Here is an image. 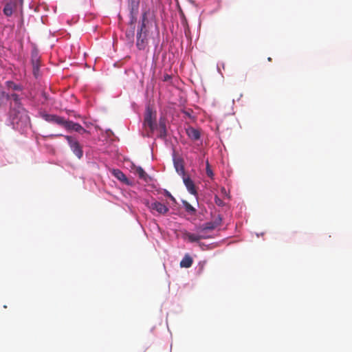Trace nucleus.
<instances>
[{
	"label": "nucleus",
	"instance_id": "c756f323",
	"mask_svg": "<svg viewBox=\"0 0 352 352\" xmlns=\"http://www.w3.org/2000/svg\"><path fill=\"white\" fill-rule=\"evenodd\" d=\"M23 1V0H19V3L21 4V6H22Z\"/></svg>",
	"mask_w": 352,
	"mask_h": 352
},
{
	"label": "nucleus",
	"instance_id": "9b49d317",
	"mask_svg": "<svg viewBox=\"0 0 352 352\" xmlns=\"http://www.w3.org/2000/svg\"><path fill=\"white\" fill-rule=\"evenodd\" d=\"M10 96V110L13 108H19L21 106V98L16 94H11Z\"/></svg>",
	"mask_w": 352,
	"mask_h": 352
},
{
	"label": "nucleus",
	"instance_id": "423d86ee",
	"mask_svg": "<svg viewBox=\"0 0 352 352\" xmlns=\"http://www.w3.org/2000/svg\"><path fill=\"white\" fill-rule=\"evenodd\" d=\"M140 1V0H129V6L131 12L130 25H133V29L135 28L134 23L136 21V15L138 13Z\"/></svg>",
	"mask_w": 352,
	"mask_h": 352
},
{
	"label": "nucleus",
	"instance_id": "412c9836",
	"mask_svg": "<svg viewBox=\"0 0 352 352\" xmlns=\"http://www.w3.org/2000/svg\"><path fill=\"white\" fill-rule=\"evenodd\" d=\"M214 225L215 224L212 221L206 223L205 224H204L202 226V227L201 228V233L204 234V232L206 230H214L217 228V226Z\"/></svg>",
	"mask_w": 352,
	"mask_h": 352
},
{
	"label": "nucleus",
	"instance_id": "dca6fc26",
	"mask_svg": "<svg viewBox=\"0 0 352 352\" xmlns=\"http://www.w3.org/2000/svg\"><path fill=\"white\" fill-rule=\"evenodd\" d=\"M192 263H193V260L192 258V257L186 254L184 258H182V260L180 261V267H185V268H188L190 267H191V265H192Z\"/></svg>",
	"mask_w": 352,
	"mask_h": 352
},
{
	"label": "nucleus",
	"instance_id": "20e7f679",
	"mask_svg": "<svg viewBox=\"0 0 352 352\" xmlns=\"http://www.w3.org/2000/svg\"><path fill=\"white\" fill-rule=\"evenodd\" d=\"M19 0H7L3 2V13L9 18L14 15L17 12Z\"/></svg>",
	"mask_w": 352,
	"mask_h": 352
},
{
	"label": "nucleus",
	"instance_id": "39448f33",
	"mask_svg": "<svg viewBox=\"0 0 352 352\" xmlns=\"http://www.w3.org/2000/svg\"><path fill=\"white\" fill-rule=\"evenodd\" d=\"M146 206L152 212L156 211L159 214H166L169 210L167 206L157 201L151 203L148 202Z\"/></svg>",
	"mask_w": 352,
	"mask_h": 352
},
{
	"label": "nucleus",
	"instance_id": "6ab92c4d",
	"mask_svg": "<svg viewBox=\"0 0 352 352\" xmlns=\"http://www.w3.org/2000/svg\"><path fill=\"white\" fill-rule=\"evenodd\" d=\"M6 87L10 90L21 91L23 89L22 85L19 84H16L15 82L11 80L6 81Z\"/></svg>",
	"mask_w": 352,
	"mask_h": 352
},
{
	"label": "nucleus",
	"instance_id": "bb28decb",
	"mask_svg": "<svg viewBox=\"0 0 352 352\" xmlns=\"http://www.w3.org/2000/svg\"><path fill=\"white\" fill-rule=\"evenodd\" d=\"M76 132H78L80 134H84L85 133H88V131L86 129H85L82 126H81V129L79 131H77Z\"/></svg>",
	"mask_w": 352,
	"mask_h": 352
},
{
	"label": "nucleus",
	"instance_id": "aec40b11",
	"mask_svg": "<svg viewBox=\"0 0 352 352\" xmlns=\"http://www.w3.org/2000/svg\"><path fill=\"white\" fill-rule=\"evenodd\" d=\"M135 172L138 175L139 177L144 181H146V178L148 177L146 172L144 169L140 166H135Z\"/></svg>",
	"mask_w": 352,
	"mask_h": 352
},
{
	"label": "nucleus",
	"instance_id": "b1692460",
	"mask_svg": "<svg viewBox=\"0 0 352 352\" xmlns=\"http://www.w3.org/2000/svg\"><path fill=\"white\" fill-rule=\"evenodd\" d=\"M206 171L207 175L209 177H210L211 179H212L213 176H214V174H213V172H212V169L210 168V164H209L208 162H206Z\"/></svg>",
	"mask_w": 352,
	"mask_h": 352
},
{
	"label": "nucleus",
	"instance_id": "c85d7f7f",
	"mask_svg": "<svg viewBox=\"0 0 352 352\" xmlns=\"http://www.w3.org/2000/svg\"><path fill=\"white\" fill-rule=\"evenodd\" d=\"M215 202L219 206L221 205V204H222V201L217 197L216 198Z\"/></svg>",
	"mask_w": 352,
	"mask_h": 352
},
{
	"label": "nucleus",
	"instance_id": "7ed1b4c3",
	"mask_svg": "<svg viewBox=\"0 0 352 352\" xmlns=\"http://www.w3.org/2000/svg\"><path fill=\"white\" fill-rule=\"evenodd\" d=\"M64 137L67 140L68 144L74 154L78 159H80L83 155V151L78 140L74 137L69 135H65Z\"/></svg>",
	"mask_w": 352,
	"mask_h": 352
},
{
	"label": "nucleus",
	"instance_id": "5701e85b",
	"mask_svg": "<svg viewBox=\"0 0 352 352\" xmlns=\"http://www.w3.org/2000/svg\"><path fill=\"white\" fill-rule=\"evenodd\" d=\"M160 128V133L161 136H166V124L164 120L160 119L159 122Z\"/></svg>",
	"mask_w": 352,
	"mask_h": 352
},
{
	"label": "nucleus",
	"instance_id": "4468645a",
	"mask_svg": "<svg viewBox=\"0 0 352 352\" xmlns=\"http://www.w3.org/2000/svg\"><path fill=\"white\" fill-rule=\"evenodd\" d=\"M9 100V94L6 93L4 91H0V111L6 109V106Z\"/></svg>",
	"mask_w": 352,
	"mask_h": 352
},
{
	"label": "nucleus",
	"instance_id": "1a4fd4ad",
	"mask_svg": "<svg viewBox=\"0 0 352 352\" xmlns=\"http://www.w3.org/2000/svg\"><path fill=\"white\" fill-rule=\"evenodd\" d=\"M183 181L188 192L193 195H197V192L193 181L186 175L183 177Z\"/></svg>",
	"mask_w": 352,
	"mask_h": 352
},
{
	"label": "nucleus",
	"instance_id": "9d476101",
	"mask_svg": "<svg viewBox=\"0 0 352 352\" xmlns=\"http://www.w3.org/2000/svg\"><path fill=\"white\" fill-rule=\"evenodd\" d=\"M43 118L46 121L49 122H54L62 126H63L65 120V119H64L63 117L51 114H45Z\"/></svg>",
	"mask_w": 352,
	"mask_h": 352
},
{
	"label": "nucleus",
	"instance_id": "2f4dec72",
	"mask_svg": "<svg viewBox=\"0 0 352 352\" xmlns=\"http://www.w3.org/2000/svg\"><path fill=\"white\" fill-rule=\"evenodd\" d=\"M54 136H62V135L58 134V135H55Z\"/></svg>",
	"mask_w": 352,
	"mask_h": 352
},
{
	"label": "nucleus",
	"instance_id": "7c9ffc66",
	"mask_svg": "<svg viewBox=\"0 0 352 352\" xmlns=\"http://www.w3.org/2000/svg\"><path fill=\"white\" fill-rule=\"evenodd\" d=\"M267 60H268L269 61H272V58L269 57V58H267Z\"/></svg>",
	"mask_w": 352,
	"mask_h": 352
},
{
	"label": "nucleus",
	"instance_id": "f3484780",
	"mask_svg": "<svg viewBox=\"0 0 352 352\" xmlns=\"http://www.w3.org/2000/svg\"><path fill=\"white\" fill-rule=\"evenodd\" d=\"M186 237L190 242H197L202 239L207 238V236L203 233L199 234L188 233L186 234Z\"/></svg>",
	"mask_w": 352,
	"mask_h": 352
},
{
	"label": "nucleus",
	"instance_id": "393cba45",
	"mask_svg": "<svg viewBox=\"0 0 352 352\" xmlns=\"http://www.w3.org/2000/svg\"><path fill=\"white\" fill-rule=\"evenodd\" d=\"M212 222H214V223L215 224L214 226H217V228L218 226H219L221 224V222H222V217H221L220 214H218L215 218L212 221Z\"/></svg>",
	"mask_w": 352,
	"mask_h": 352
},
{
	"label": "nucleus",
	"instance_id": "2eb2a0df",
	"mask_svg": "<svg viewBox=\"0 0 352 352\" xmlns=\"http://www.w3.org/2000/svg\"><path fill=\"white\" fill-rule=\"evenodd\" d=\"M174 166L176 169V171L179 175H182L183 177L186 175L183 161L182 160H179V159L175 160H174Z\"/></svg>",
	"mask_w": 352,
	"mask_h": 352
},
{
	"label": "nucleus",
	"instance_id": "0eeeda50",
	"mask_svg": "<svg viewBox=\"0 0 352 352\" xmlns=\"http://www.w3.org/2000/svg\"><path fill=\"white\" fill-rule=\"evenodd\" d=\"M144 126H148L151 131L153 132L156 126L155 124V115H153L151 109L149 108L147 109L145 118H144Z\"/></svg>",
	"mask_w": 352,
	"mask_h": 352
},
{
	"label": "nucleus",
	"instance_id": "6e6552de",
	"mask_svg": "<svg viewBox=\"0 0 352 352\" xmlns=\"http://www.w3.org/2000/svg\"><path fill=\"white\" fill-rule=\"evenodd\" d=\"M31 61L32 65L33 74L35 78H38L39 76L40 57L36 52H33L32 53Z\"/></svg>",
	"mask_w": 352,
	"mask_h": 352
},
{
	"label": "nucleus",
	"instance_id": "a211bd4d",
	"mask_svg": "<svg viewBox=\"0 0 352 352\" xmlns=\"http://www.w3.org/2000/svg\"><path fill=\"white\" fill-rule=\"evenodd\" d=\"M113 175L120 181L127 184L128 179L126 175L119 169H113L112 170Z\"/></svg>",
	"mask_w": 352,
	"mask_h": 352
},
{
	"label": "nucleus",
	"instance_id": "f8f14e48",
	"mask_svg": "<svg viewBox=\"0 0 352 352\" xmlns=\"http://www.w3.org/2000/svg\"><path fill=\"white\" fill-rule=\"evenodd\" d=\"M186 134L190 139L193 141L198 140L200 138V131L199 130L195 129L193 127H188L186 129Z\"/></svg>",
	"mask_w": 352,
	"mask_h": 352
},
{
	"label": "nucleus",
	"instance_id": "ddd939ff",
	"mask_svg": "<svg viewBox=\"0 0 352 352\" xmlns=\"http://www.w3.org/2000/svg\"><path fill=\"white\" fill-rule=\"evenodd\" d=\"M63 127L67 130L77 131L81 129V125L78 123L74 122L70 120H65Z\"/></svg>",
	"mask_w": 352,
	"mask_h": 352
},
{
	"label": "nucleus",
	"instance_id": "f03ea898",
	"mask_svg": "<svg viewBox=\"0 0 352 352\" xmlns=\"http://www.w3.org/2000/svg\"><path fill=\"white\" fill-rule=\"evenodd\" d=\"M142 25L140 30H138L137 33V42L136 46L140 50H144L146 49L148 45V41L146 38V33L144 32V29H145V21L146 20V14L144 13L142 14Z\"/></svg>",
	"mask_w": 352,
	"mask_h": 352
},
{
	"label": "nucleus",
	"instance_id": "a878e982",
	"mask_svg": "<svg viewBox=\"0 0 352 352\" xmlns=\"http://www.w3.org/2000/svg\"><path fill=\"white\" fill-rule=\"evenodd\" d=\"M166 195L168 197L173 201H175V199L174 197L171 195V194L168 191H166Z\"/></svg>",
	"mask_w": 352,
	"mask_h": 352
},
{
	"label": "nucleus",
	"instance_id": "cd10ccee",
	"mask_svg": "<svg viewBox=\"0 0 352 352\" xmlns=\"http://www.w3.org/2000/svg\"><path fill=\"white\" fill-rule=\"evenodd\" d=\"M170 78H171V76H170V75H168V74H165V75L164 76V79H163V80H164V81H168V80H169Z\"/></svg>",
	"mask_w": 352,
	"mask_h": 352
},
{
	"label": "nucleus",
	"instance_id": "f257e3e1",
	"mask_svg": "<svg viewBox=\"0 0 352 352\" xmlns=\"http://www.w3.org/2000/svg\"><path fill=\"white\" fill-rule=\"evenodd\" d=\"M9 117L13 126L19 130H23L30 122L28 112L23 107L10 110Z\"/></svg>",
	"mask_w": 352,
	"mask_h": 352
},
{
	"label": "nucleus",
	"instance_id": "4be33fe9",
	"mask_svg": "<svg viewBox=\"0 0 352 352\" xmlns=\"http://www.w3.org/2000/svg\"><path fill=\"white\" fill-rule=\"evenodd\" d=\"M183 206H184L186 212L191 214H194L196 212V209L192 206L187 201H182Z\"/></svg>",
	"mask_w": 352,
	"mask_h": 352
}]
</instances>
